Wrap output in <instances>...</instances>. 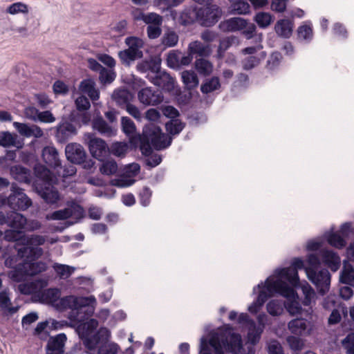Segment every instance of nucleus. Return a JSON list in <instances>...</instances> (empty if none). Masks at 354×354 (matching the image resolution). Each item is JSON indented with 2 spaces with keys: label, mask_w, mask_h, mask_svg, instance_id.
Masks as SVG:
<instances>
[{
  "label": "nucleus",
  "mask_w": 354,
  "mask_h": 354,
  "mask_svg": "<svg viewBox=\"0 0 354 354\" xmlns=\"http://www.w3.org/2000/svg\"><path fill=\"white\" fill-rule=\"evenodd\" d=\"M166 130L169 134H178L185 127V124L179 120H171L166 123Z\"/></svg>",
  "instance_id": "obj_55"
},
{
  "label": "nucleus",
  "mask_w": 354,
  "mask_h": 354,
  "mask_svg": "<svg viewBox=\"0 0 354 354\" xmlns=\"http://www.w3.org/2000/svg\"><path fill=\"white\" fill-rule=\"evenodd\" d=\"M303 267V261L297 258L292 261L290 267L277 269L268 278L269 281H272L281 290V293L286 296L293 294V288L290 287L288 283L292 287H300L304 295L303 304L310 306L315 301V292L306 281L300 283L297 270Z\"/></svg>",
  "instance_id": "obj_3"
},
{
  "label": "nucleus",
  "mask_w": 354,
  "mask_h": 354,
  "mask_svg": "<svg viewBox=\"0 0 354 354\" xmlns=\"http://www.w3.org/2000/svg\"><path fill=\"white\" fill-rule=\"evenodd\" d=\"M102 174L110 176L115 174L118 171V165L115 160H106L102 162L100 167Z\"/></svg>",
  "instance_id": "obj_54"
},
{
  "label": "nucleus",
  "mask_w": 354,
  "mask_h": 354,
  "mask_svg": "<svg viewBox=\"0 0 354 354\" xmlns=\"http://www.w3.org/2000/svg\"><path fill=\"white\" fill-rule=\"evenodd\" d=\"M138 97L139 101L147 106H156L163 101L161 91L153 90L151 87L141 89L138 93Z\"/></svg>",
  "instance_id": "obj_14"
},
{
  "label": "nucleus",
  "mask_w": 354,
  "mask_h": 354,
  "mask_svg": "<svg viewBox=\"0 0 354 354\" xmlns=\"http://www.w3.org/2000/svg\"><path fill=\"white\" fill-rule=\"evenodd\" d=\"M95 303L96 299L94 296L77 297L71 295L63 297L59 301L62 308L71 309L69 319L80 323L76 331L84 344L85 339L91 338V334L98 326V322L95 319H90L86 322L81 323L93 314Z\"/></svg>",
  "instance_id": "obj_1"
},
{
  "label": "nucleus",
  "mask_w": 354,
  "mask_h": 354,
  "mask_svg": "<svg viewBox=\"0 0 354 354\" xmlns=\"http://www.w3.org/2000/svg\"><path fill=\"white\" fill-rule=\"evenodd\" d=\"M27 223V218L20 213L13 211L8 213V225L18 232H22Z\"/></svg>",
  "instance_id": "obj_26"
},
{
  "label": "nucleus",
  "mask_w": 354,
  "mask_h": 354,
  "mask_svg": "<svg viewBox=\"0 0 354 354\" xmlns=\"http://www.w3.org/2000/svg\"><path fill=\"white\" fill-rule=\"evenodd\" d=\"M254 20L259 27L261 28H266L272 24L274 17L268 12H259L255 15Z\"/></svg>",
  "instance_id": "obj_43"
},
{
  "label": "nucleus",
  "mask_w": 354,
  "mask_h": 354,
  "mask_svg": "<svg viewBox=\"0 0 354 354\" xmlns=\"http://www.w3.org/2000/svg\"><path fill=\"white\" fill-rule=\"evenodd\" d=\"M219 28L223 32H236L243 30L247 26V20L241 17H232L221 21Z\"/></svg>",
  "instance_id": "obj_16"
},
{
  "label": "nucleus",
  "mask_w": 354,
  "mask_h": 354,
  "mask_svg": "<svg viewBox=\"0 0 354 354\" xmlns=\"http://www.w3.org/2000/svg\"><path fill=\"white\" fill-rule=\"evenodd\" d=\"M27 260L24 259L22 262L18 263L17 266L13 268L8 273V277L15 282H21L25 281L28 277H29L28 268H27Z\"/></svg>",
  "instance_id": "obj_21"
},
{
  "label": "nucleus",
  "mask_w": 354,
  "mask_h": 354,
  "mask_svg": "<svg viewBox=\"0 0 354 354\" xmlns=\"http://www.w3.org/2000/svg\"><path fill=\"white\" fill-rule=\"evenodd\" d=\"M8 197L0 198V208L8 207L13 211H25L32 205L30 198L22 189L12 185Z\"/></svg>",
  "instance_id": "obj_6"
},
{
  "label": "nucleus",
  "mask_w": 354,
  "mask_h": 354,
  "mask_svg": "<svg viewBox=\"0 0 354 354\" xmlns=\"http://www.w3.org/2000/svg\"><path fill=\"white\" fill-rule=\"evenodd\" d=\"M257 288L259 290L258 297L256 301L252 302L248 307V310L252 313H257L267 299L272 297L276 292L281 293V290L272 281H269V278L266 279L264 285L263 283H261L257 287H254L253 289L254 292Z\"/></svg>",
  "instance_id": "obj_8"
},
{
  "label": "nucleus",
  "mask_w": 354,
  "mask_h": 354,
  "mask_svg": "<svg viewBox=\"0 0 354 354\" xmlns=\"http://www.w3.org/2000/svg\"><path fill=\"white\" fill-rule=\"evenodd\" d=\"M111 333L106 328H100L99 330L92 335L91 338H86L84 346L90 349H95L100 342H107L110 337Z\"/></svg>",
  "instance_id": "obj_18"
},
{
  "label": "nucleus",
  "mask_w": 354,
  "mask_h": 354,
  "mask_svg": "<svg viewBox=\"0 0 354 354\" xmlns=\"http://www.w3.org/2000/svg\"><path fill=\"white\" fill-rule=\"evenodd\" d=\"M85 136L92 156L102 160L109 151L106 142L101 138L94 137L91 133H88Z\"/></svg>",
  "instance_id": "obj_11"
},
{
  "label": "nucleus",
  "mask_w": 354,
  "mask_h": 354,
  "mask_svg": "<svg viewBox=\"0 0 354 354\" xmlns=\"http://www.w3.org/2000/svg\"><path fill=\"white\" fill-rule=\"evenodd\" d=\"M298 37L307 41H310L313 37V29L310 25L304 24L297 30Z\"/></svg>",
  "instance_id": "obj_57"
},
{
  "label": "nucleus",
  "mask_w": 354,
  "mask_h": 354,
  "mask_svg": "<svg viewBox=\"0 0 354 354\" xmlns=\"http://www.w3.org/2000/svg\"><path fill=\"white\" fill-rule=\"evenodd\" d=\"M288 327L292 333L302 335L306 331V321L304 319H295L288 323Z\"/></svg>",
  "instance_id": "obj_36"
},
{
  "label": "nucleus",
  "mask_w": 354,
  "mask_h": 354,
  "mask_svg": "<svg viewBox=\"0 0 354 354\" xmlns=\"http://www.w3.org/2000/svg\"><path fill=\"white\" fill-rule=\"evenodd\" d=\"M266 53L259 52L258 55L248 56L242 61L243 68L245 70H250L259 65L260 62L265 59Z\"/></svg>",
  "instance_id": "obj_37"
},
{
  "label": "nucleus",
  "mask_w": 354,
  "mask_h": 354,
  "mask_svg": "<svg viewBox=\"0 0 354 354\" xmlns=\"http://www.w3.org/2000/svg\"><path fill=\"white\" fill-rule=\"evenodd\" d=\"M46 241V237L40 234H31L26 239V245L18 248V254L26 259L36 260L44 254V250L40 248Z\"/></svg>",
  "instance_id": "obj_7"
},
{
  "label": "nucleus",
  "mask_w": 354,
  "mask_h": 354,
  "mask_svg": "<svg viewBox=\"0 0 354 354\" xmlns=\"http://www.w3.org/2000/svg\"><path fill=\"white\" fill-rule=\"evenodd\" d=\"M124 44L128 48L119 51L118 57L123 65L129 66L136 59L143 57L142 48L145 42L141 38L132 36L127 37Z\"/></svg>",
  "instance_id": "obj_5"
},
{
  "label": "nucleus",
  "mask_w": 354,
  "mask_h": 354,
  "mask_svg": "<svg viewBox=\"0 0 354 354\" xmlns=\"http://www.w3.org/2000/svg\"><path fill=\"white\" fill-rule=\"evenodd\" d=\"M187 50L192 55H197L200 57H207L212 53V49L209 44H204L199 41L191 42L188 46Z\"/></svg>",
  "instance_id": "obj_27"
},
{
  "label": "nucleus",
  "mask_w": 354,
  "mask_h": 354,
  "mask_svg": "<svg viewBox=\"0 0 354 354\" xmlns=\"http://www.w3.org/2000/svg\"><path fill=\"white\" fill-rule=\"evenodd\" d=\"M195 68L200 75L207 76L212 73L213 65L209 61L200 58L195 62Z\"/></svg>",
  "instance_id": "obj_42"
},
{
  "label": "nucleus",
  "mask_w": 354,
  "mask_h": 354,
  "mask_svg": "<svg viewBox=\"0 0 354 354\" xmlns=\"http://www.w3.org/2000/svg\"><path fill=\"white\" fill-rule=\"evenodd\" d=\"M184 0H153L155 6L162 10H167L181 4Z\"/></svg>",
  "instance_id": "obj_56"
},
{
  "label": "nucleus",
  "mask_w": 354,
  "mask_h": 354,
  "mask_svg": "<svg viewBox=\"0 0 354 354\" xmlns=\"http://www.w3.org/2000/svg\"><path fill=\"white\" fill-rule=\"evenodd\" d=\"M6 12L10 15L27 14L28 12V6L24 3L16 2L10 4L6 8Z\"/></svg>",
  "instance_id": "obj_53"
},
{
  "label": "nucleus",
  "mask_w": 354,
  "mask_h": 354,
  "mask_svg": "<svg viewBox=\"0 0 354 354\" xmlns=\"http://www.w3.org/2000/svg\"><path fill=\"white\" fill-rule=\"evenodd\" d=\"M344 266L339 276V281L342 283L354 286V268L346 261L343 262Z\"/></svg>",
  "instance_id": "obj_31"
},
{
  "label": "nucleus",
  "mask_w": 354,
  "mask_h": 354,
  "mask_svg": "<svg viewBox=\"0 0 354 354\" xmlns=\"http://www.w3.org/2000/svg\"><path fill=\"white\" fill-rule=\"evenodd\" d=\"M54 270L60 279H66L71 277L75 271V268L64 264L55 263L53 266Z\"/></svg>",
  "instance_id": "obj_44"
},
{
  "label": "nucleus",
  "mask_w": 354,
  "mask_h": 354,
  "mask_svg": "<svg viewBox=\"0 0 354 354\" xmlns=\"http://www.w3.org/2000/svg\"><path fill=\"white\" fill-rule=\"evenodd\" d=\"M136 20H142L149 25H162V17L155 12L145 14L140 12L138 15L134 16Z\"/></svg>",
  "instance_id": "obj_35"
},
{
  "label": "nucleus",
  "mask_w": 354,
  "mask_h": 354,
  "mask_svg": "<svg viewBox=\"0 0 354 354\" xmlns=\"http://www.w3.org/2000/svg\"><path fill=\"white\" fill-rule=\"evenodd\" d=\"M73 215V209L71 207L55 211L51 214L46 216L48 220H64L70 218Z\"/></svg>",
  "instance_id": "obj_51"
},
{
  "label": "nucleus",
  "mask_w": 354,
  "mask_h": 354,
  "mask_svg": "<svg viewBox=\"0 0 354 354\" xmlns=\"http://www.w3.org/2000/svg\"><path fill=\"white\" fill-rule=\"evenodd\" d=\"M120 347L115 343H111L101 346L98 349V354H118Z\"/></svg>",
  "instance_id": "obj_62"
},
{
  "label": "nucleus",
  "mask_w": 354,
  "mask_h": 354,
  "mask_svg": "<svg viewBox=\"0 0 354 354\" xmlns=\"http://www.w3.org/2000/svg\"><path fill=\"white\" fill-rule=\"evenodd\" d=\"M42 158L46 164L54 169L62 168L58 151L53 146H47L43 149Z\"/></svg>",
  "instance_id": "obj_17"
},
{
  "label": "nucleus",
  "mask_w": 354,
  "mask_h": 354,
  "mask_svg": "<svg viewBox=\"0 0 354 354\" xmlns=\"http://www.w3.org/2000/svg\"><path fill=\"white\" fill-rule=\"evenodd\" d=\"M147 79L154 85L165 91L170 92L174 88V79L169 74L159 69L154 75L147 74Z\"/></svg>",
  "instance_id": "obj_13"
},
{
  "label": "nucleus",
  "mask_w": 354,
  "mask_h": 354,
  "mask_svg": "<svg viewBox=\"0 0 354 354\" xmlns=\"http://www.w3.org/2000/svg\"><path fill=\"white\" fill-rule=\"evenodd\" d=\"M328 242L330 245L337 248H342L346 245V241L337 232L329 234Z\"/></svg>",
  "instance_id": "obj_58"
},
{
  "label": "nucleus",
  "mask_w": 354,
  "mask_h": 354,
  "mask_svg": "<svg viewBox=\"0 0 354 354\" xmlns=\"http://www.w3.org/2000/svg\"><path fill=\"white\" fill-rule=\"evenodd\" d=\"M162 44L166 47H174L178 41V35L171 30L165 32L161 39Z\"/></svg>",
  "instance_id": "obj_50"
},
{
  "label": "nucleus",
  "mask_w": 354,
  "mask_h": 354,
  "mask_svg": "<svg viewBox=\"0 0 354 354\" xmlns=\"http://www.w3.org/2000/svg\"><path fill=\"white\" fill-rule=\"evenodd\" d=\"M180 52H170L168 54L167 62V65L172 68H178L180 67Z\"/></svg>",
  "instance_id": "obj_60"
},
{
  "label": "nucleus",
  "mask_w": 354,
  "mask_h": 354,
  "mask_svg": "<svg viewBox=\"0 0 354 354\" xmlns=\"http://www.w3.org/2000/svg\"><path fill=\"white\" fill-rule=\"evenodd\" d=\"M65 153L67 159L74 164L85 163L84 167L90 169L94 162L92 160L85 162L86 153L83 147L77 143H71L66 145Z\"/></svg>",
  "instance_id": "obj_10"
},
{
  "label": "nucleus",
  "mask_w": 354,
  "mask_h": 354,
  "mask_svg": "<svg viewBox=\"0 0 354 354\" xmlns=\"http://www.w3.org/2000/svg\"><path fill=\"white\" fill-rule=\"evenodd\" d=\"M11 301L10 292L8 290H3L0 292V308L6 310L10 314L17 312L18 307L10 306Z\"/></svg>",
  "instance_id": "obj_39"
},
{
  "label": "nucleus",
  "mask_w": 354,
  "mask_h": 354,
  "mask_svg": "<svg viewBox=\"0 0 354 354\" xmlns=\"http://www.w3.org/2000/svg\"><path fill=\"white\" fill-rule=\"evenodd\" d=\"M0 146L3 147H16L21 148L22 146L17 141V135L9 131L0 132Z\"/></svg>",
  "instance_id": "obj_32"
},
{
  "label": "nucleus",
  "mask_w": 354,
  "mask_h": 354,
  "mask_svg": "<svg viewBox=\"0 0 354 354\" xmlns=\"http://www.w3.org/2000/svg\"><path fill=\"white\" fill-rule=\"evenodd\" d=\"M93 127L100 134L112 137L116 135L117 129L108 124L102 118H97L93 121Z\"/></svg>",
  "instance_id": "obj_24"
},
{
  "label": "nucleus",
  "mask_w": 354,
  "mask_h": 354,
  "mask_svg": "<svg viewBox=\"0 0 354 354\" xmlns=\"http://www.w3.org/2000/svg\"><path fill=\"white\" fill-rule=\"evenodd\" d=\"M183 82L188 89H193L198 85L197 75L193 71H184L181 73Z\"/></svg>",
  "instance_id": "obj_38"
},
{
  "label": "nucleus",
  "mask_w": 354,
  "mask_h": 354,
  "mask_svg": "<svg viewBox=\"0 0 354 354\" xmlns=\"http://www.w3.org/2000/svg\"><path fill=\"white\" fill-rule=\"evenodd\" d=\"M34 260H27V268L29 277L39 274L47 269V265L45 262L39 261L32 262Z\"/></svg>",
  "instance_id": "obj_41"
},
{
  "label": "nucleus",
  "mask_w": 354,
  "mask_h": 354,
  "mask_svg": "<svg viewBox=\"0 0 354 354\" xmlns=\"http://www.w3.org/2000/svg\"><path fill=\"white\" fill-rule=\"evenodd\" d=\"M53 184L48 183L37 188L41 197L48 204H55L60 200V194Z\"/></svg>",
  "instance_id": "obj_15"
},
{
  "label": "nucleus",
  "mask_w": 354,
  "mask_h": 354,
  "mask_svg": "<svg viewBox=\"0 0 354 354\" xmlns=\"http://www.w3.org/2000/svg\"><path fill=\"white\" fill-rule=\"evenodd\" d=\"M122 131L130 139L131 142H140V150L145 156L151 153V147L156 150L168 147L172 141L171 137L162 132L160 128L153 123H149L143 129L142 136L137 133L134 122L128 117H122Z\"/></svg>",
  "instance_id": "obj_2"
},
{
  "label": "nucleus",
  "mask_w": 354,
  "mask_h": 354,
  "mask_svg": "<svg viewBox=\"0 0 354 354\" xmlns=\"http://www.w3.org/2000/svg\"><path fill=\"white\" fill-rule=\"evenodd\" d=\"M234 39V37H226L220 41L217 50L218 58L223 57L225 52L232 46Z\"/></svg>",
  "instance_id": "obj_59"
},
{
  "label": "nucleus",
  "mask_w": 354,
  "mask_h": 354,
  "mask_svg": "<svg viewBox=\"0 0 354 354\" xmlns=\"http://www.w3.org/2000/svg\"><path fill=\"white\" fill-rule=\"evenodd\" d=\"M267 311L272 316H279L283 311V301L278 299H273L267 304Z\"/></svg>",
  "instance_id": "obj_45"
},
{
  "label": "nucleus",
  "mask_w": 354,
  "mask_h": 354,
  "mask_svg": "<svg viewBox=\"0 0 354 354\" xmlns=\"http://www.w3.org/2000/svg\"><path fill=\"white\" fill-rule=\"evenodd\" d=\"M319 256L323 262L333 272L337 271L340 266V258L337 253L329 250H321Z\"/></svg>",
  "instance_id": "obj_20"
},
{
  "label": "nucleus",
  "mask_w": 354,
  "mask_h": 354,
  "mask_svg": "<svg viewBox=\"0 0 354 354\" xmlns=\"http://www.w3.org/2000/svg\"><path fill=\"white\" fill-rule=\"evenodd\" d=\"M60 297V291L57 288H48L40 293V299L42 302L53 304Z\"/></svg>",
  "instance_id": "obj_40"
},
{
  "label": "nucleus",
  "mask_w": 354,
  "mask_h": 354,
  "mask_svg": "<svg viewBox=\"0 0 354 354\" xmlns=\"http://www.w3.org/2000/svg\"><path fill=\"white\" fill-rule=\"evenodd\" d=\"M209 344L214 349L215 354H254V353L252 345L248 346V351L245 353L242 348L241 335L230 330L216 333L210 338Z\"/></svg>",
  "instance_id": "obj_4"
},
{
  "label": "nucleus",
  "mask_w": 354,
  "mask_h": 354,
  "mask_svg": "<svg viewBox=\"0 0 354 354\" xmlns=\"http://www.w3.org/2000/svg\"><path fill=\"white\" fill-rule=\"evenodd\" d=\"M221 86L220 81L218 77H213L205 81L204 84L201 85V91L203 93H209L218 89Z\"/></svg>",
  "instance_id": "obj_46"
},
{
  "label": "nucleus",
  "mask_w": 354,
  "mask_h": 354,
  "mask_svg": "<svg viewBox=\"0 0 354 354\" xmlns=\"http://www.w3.org/2000/svg\"><path fill=\"white\" fill-rule=\"evenodd\" d=\"M275 294H279L287 299L286 302H283V306L290 315H295L301 313V306L298 301V295L294 289L292 295L286 296L280 292H276Z\"/></svg>",
  "instance_id": "obj_23"
},
{
  "label": "nucleus",
  "mask_w": 354,
  "mask_h": 354,
  "mask_svg": "<svg viewBox=\"0 0 354 354\" xmlns=\"http://www.w3.org/2000/svg\"><path fill=\"white\" fill-rule=\"evenodd\" d=\"M116 77L114 68H103L99 73V80L103 84H111Z\"/></svg>",
  "instance_id": "obj_49"
},
{
  "label": "nucleus",
  "mask_w": 354,
  "mask_h": 354,
  "mask_svg": "<svg viewBox=\"0 0 354 354\" xmlns=\"http://www.w3.org/2000/svg\"><path fill=\"white\" fill-rule=\"evenodd\" d=\"M248 327V339L252 344H254L259 341L263 329L262 328L257 327L254 322H250Z\"/></svg>",
  "instance_id": "obj_47"
},
{
  "label": "nucleus",
  "mask_w": 354,
  "mask_h": 354,
  "mask_svg": "<svg viewBox=\"0 0 354 354\" xmlns=\"http://www.w3.org/2000/svg\"><path fill=\"white\" fill-rule=\"evenodd\" d=\"M35 99L41 109H46L52 103V100L45 93H37L35 95Z\"/></svg>",
  "instance_id": "obj_63"
},
{
  "label": "nucleus",
  "mask_w": 354,
  "mask_h": 354,
  "mask_svg": "<svg viewBox=\"0 0 354 354\" xmlns=\"http://www.w3.org/2000/svg\"><path fill=\"white\" fill-rule=\"evenodd\" d=\"M199 24L204 26L214 25L222 15L221 9L216 5H211L206 8H200Z\"/></svg>",
  "instance_id": "obj_12"
},
{
  "label": "nucleus",
  "mask_w": 354,
  "mask_h": 354,
  "mask_svg": "<svg viewBox=\"0 0 354 354\" xmlns=\"http://www.w3.org/2000/svg\"><path fill=\"white\" fill-rule=\"evenodd\" d=\"M341 344L346 353L354 349V333H349L342 341Z\"/></svg>",
  "instance_id": "obj_61"
},
{
  "label": "nucleus",
  "mask_w": 354,
  "mask_h": 354,
  "mask_svg": "<svg viewBox=\"0 0 354 354\" xmlns=\"http://www.w3.org/2000/svg\"><path fill=\"white\" fill-rule=\"evenodd\" d=\"M76 133L75 127L68 122H65L57 127L56 138L59 142H65Z\"/></svg>",
  "instance_id": "obj_22"
},
{
  "label": "nucleus",
  "mask_w": 354,
  "mask_h": 354,
  "mask_svg": "<svg viewBox=\"0 0 354 354\" xmlns=\"http://www.w3.org/2000/svg\"><path fill=\"white\" fill-rule=\"evenodd\" d=\"M80 90L83 93L87 94L92 100L99 99L100 93L95 88V83L91 79L84 80L80 84Z\"/></svg>",
  "instance_id": "obj_28"
},
{
  "label": "nucleus",
  "mask_w": 354,
  "mask_h": 354,
  "mask_svg": "<svg viewBox=\"0 0 354 354\" xmlns=\"http://www.w3.org/2000/svg\"><path fill=\"white\" fill-rule=\"evenodd\" d=\"M128 149L129 147L127 143L117 142L111 145L109 151L113 155L123 158L126 155Z\"/></svg>",
  "instance_id": "obj_52"
},
{
  "label": "nucleus",
  "mask_w": 354,
  "mask_h": 354,
  "mask_svg": "<svg viewBox=\"0 0 354 354\" xmlns=\"http://www.w3.org/2000/svg\"><path fill=\"white\" fill-rule=\"evenodd\" d=\"M274 30L279 36L288 38L292 35V26L288 19H280L276 23Z\"/></svg>",
  "instance_id": "obj_33"
},
{
  "label": "nucleus",
  "mask_w": 354,
  "mask_h": 354,
  "mask_svg": "<svg viewBox=\"0 0 354 354\" xmlns=\"http://www.w3.org/2000/svg\"><path fill=\"white\" fill-rule=\"evenodd\" d=\"M232 12L234 14L245 15L250 12L249 3L243 0H237L231 4Z\"/></svg>",
  "instance_id": "obj_48"
},
{
  "label": "nucleus",
  "mask_w": 354,
  "mask_h": 354,
  "mask_svg": "<svg viewBox=\"0 0 354 354\" xmlns=\"http://www.w3.org/2000/svg\"><path fill=\"white\" fill-rule=\"evenodd\" d=\"M308 279L315 286L319 294L324 295L330 289L331 276L327 269L315 270V268H305Z\"/></svg>",
  "instance_id": "obj_9"
},
{
  "label": "nucleus",
  "mask_w": 354,
  "mask_h": 354,
  "mask_svg": "<svg viewBox=\"0 0 354 354\" xmlns=\"http://www.w3.org/2000/svg\"><path fill=\"white\" fill-rule=\"evenodd\" d=\"M66 339L64 333L50 337L47 344V354H63Z\"/></svg>",
  "instance_id": "obj_19"
},
{
  "label": "nucleus",
  "mask_w": 354,
  "mask_h": 354,
  "mask_svg": "<svg viewBox=\"0 0 354 354\" xmlns=\"http://www.w3.org/2000/svg\"><path fill=\"white\" fill-rule=\"evenodd\" d=\"M35 176L43 181L44 185L48 183H55L56 178L51 171L44 165H37L35 167Z\"/></svg>",
  "instance_id": "obj_30"
},
{
  "label": "nucleus",
  "mask_w": 354,
  "mask_h": 354,
  "mask_svg": "<svg viewBox=\"0 0 354 354\" xmlns=\"http://www.w3.org/2000/svg\"><path fill=\"white\" fill-rule=\"evenodd\" d=\"M131 93L127 89L115 91L112 95L113 100L120 106H126L132 100Z\"/></svg>",
  "instance_id": "obj_34"
},
{
  "label": "nucleus",
  "mask_w": 354,
  "mask_h": 354,
  "mask_svg": "<svg viewBox=\"0 0 354 354\" xmlns=\"http://www.w3.org/2000/svg\"><path fill=\"white\" fill-rule=\"evenodd\" d=\"M137 70L140 73L150 72L149 75H154L160 69V61L154 59L144 60L136 66Z\"/></svg>",
  "instance_id": "obj_29"
},
{
  "label": "nucleus",
  "mask_w": 354,
  "mask_h": 354,
  "mask_svg": "<svg viewBox=\"0 0 354 354\" xmlns=\"http://www.w3.org/2000/svg\"><path fill=\"white\" fill-rule=\"evenodd\" d=\"M199 11L200 8H198L194 5L185 7L180 15V19L183 21V24L187 25L195 21H198L199 23Z\"/></svg>",
  "instance_id": "obj_25"
},
{
  "label": "nucleus",
  "mask_w": 354,
  "mask_h": 354,
  "mask_svg": "<svg viewBox=\"0 0 354 354\" xmlns=\"http://www.w3.org/2000/svg\"><path fill=\"white\" fill-rule=\"evenodd\" d=\"M140 203L143 206H147L150 203V198L151 197V191L147 187H145L140 191L139 194Z\"/></svg>",
  "instance_id": "obj_64"
}]
</instances>
